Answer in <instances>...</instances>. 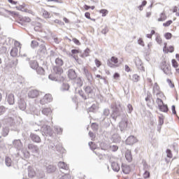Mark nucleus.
<instances>
[{"instance_id":"48","label":"nucleus","mask_w":179,"mask_h":179,"mask_svg":"<svg viewBox=\"0 0 179 179\" xmlns=\"http://www.w3.org/2000/svg\"><path fill=\"white\" fill-rule=\"evenodd\" d=\"M110 149L112 152H117L118 150V147L117 145H110Z\"/></svg>"},{"instance_id":"64","label":"nucleus","mask_w":179,"mask_h":179,"mask_svg":"<svg viewBox=\"0 0 179 179\" xmlns=\"http://www.w3.org/2000/svg\"><path fill=\"white\" fill-rule=\"evenodd\" d=\"M171 33H166L165 34V38H166V40H170V38H171Z\"/></svg>"},{"instance_id":"56","label":"nucleus","mask_w":179,"mask_h":179,"mask_svg":"<svg viewBox=\"0 0 179 179\" xmlns=\"http://www.w3.org/2000/svg\"><path fill=\"white\" fill-rule=\"evenodd\" d=\"M48 78H49L50 80H55V81L58 80V79L57 78V77H55V76L54 75H52V74L49 75Z\"/></svg>"},{"instance_id":"15","label":"nucleus","mask_w":179,"mask_h":179,"mask_svg":"<svg viewBox=\"0 0 179 179\" xmlns=\"http://www.w3.org/2000/svg\"><path fill=\"white\" fill-rule=\"evenodd\" d=\"M31 139L33 142H36V143H40V142H41V138L36 134H31Z\"/></svg>"},{"instance_id":"4","label":"nucleus","mask_w":179,"mask_h":179,"mask_svg":"<svg viewBox=\"0 0 179 179\" xmlns=\"http://www.w3.org/2000/svg\"><path fill=\"white\" fill-rule=\"evenodd\" d=\"M41 132L42 135L51 136L52 135V129H51V127L45 124L41 127Z\"/></svg>"},{"instance_id":"51","label":"nucleus","mask_w":179,"mask_h":179,"mask_svg":"<svg viewBox=\"0 0 179 179\" xmlns=\"http://www.w3.org/2000/svg\"><path fill=\"white\" fill-rule=\"evenodd\" d=\"M59 179H71V175L69 174H64L59 178Z\"/></svg>"},{"instance_id":"52","label":"nucleus","mask_w":179,"mask_h":179,"mask_svg":"<svg viewBox=\"0 0 179 179\" xmlns=\"http://www.w3.org/2000/svg\"><path fill=\"white\" fill-rule=\"evenodd\" d=\"M110 62H113L114 64H118V58L115 57H112L110 60Z\"/></svg>"},{"instance_id":"2","label":"nucleus","mask_w":179,"mask_h":179,"mask_svg":"<svg viewBox=\"0 0 179 179\" xmlns=\"http://www.w3.org/2000/svg\"><path fill=\"white\" fill-rule=\"evenodd\" d=\"M56 66L53 67V72L56 73V75L61 76L64 72V70L61 68L62 65H64V60L62 58L57 57L55 60Z\"/></svg>"},{"instance_id":"38","label":"nucleus","mask_w":179,"mask_h":179,"mask_svg":"<svg viewBox=\"0 0 179 179\" xmlns=\"http://www.w3.org/2000/svg\"><path fill=\"white\" fill-rule=\"evenodd\" d=\"M90 52V50L89 48H87L84 52L82 54L81 57L83 58H86V57H89V53Z\"/></svg>"},{"instance_id":"1","label":"nucleus","mask_w":179,"mask_h":179,"mask_svg":"<svg viewBox=\"0 0 179 179\" xmlns=\"http://www.w3.org/2000/svg\"><path fill=\"white\" fill-rule=\"evenodd\" d=\"M110 108L112 110V114L110 117L115 121H117L118 117L122 116V120L119 123V127L121 132H124L127 128H128V117L127 115H122V108L121 107V103L118 101H115L110 105Z\"/></svg>"},{"instance_id":"49","label":"nucleus","mask_w":179,"mask_h":179,"mask_svg":"<svg viewBox=\"0 0 179 179\" xmlns=\"http://www.w3.org/2000/svg\"><path fill=\"white\" fill-rule=\"evenodd\" d=\"M132 80H133V82H138L139 81V76H138L137 74L133 75Z\"/></svg>"},{"instance_id":"5","label":"nucleus","mask_w":179,"mask_h":179,"mask_svg":"<svg viewBox=\"0 0 179 179\" xmlns=\"http://www.w3.org/2000/svg\"><path fill=\"white\" fill-rule=\"evenodd\" d=\"M52 101V96L50 94H46L41 100L40 103L42 106H45V104H48V103H51Z\"/></svg>"},{"instance_id":"47","label":"nucleus","mask_w":179,"mask_h":179,"mask_svg":"<svg viewBox=\"0 0 179 179\" xmlns=\"http://www.w3.org/2000/svg\"><path fill=\"white\" fill-rule=\"evenodd\" d=\"M22 22H25V23H30L31 20L29 17H23L22 18Z\"/></svg>"},{"instance_id":"55","label":"nucleus","mask_w":179,"mask_h":179,"mask_svg":"<svg viewBox=\"0 0 179 179\" xmlns=\"http://www.w3.org/2000/svg\"><path fill=\"white\" fill-rule=\"evenodd\" d=\"M36 173H34V171H29L28 172V176L30 178H33V177H34Z\"/></svg>"},{"instance_id":"33","label":"nucleus","mask_w":179,"mask_h":179,"mask_svg":"<svg viewBox=\"0 0 179 179\" xmlns=\"http://www.w3.org/2000/svg\"><path fill=\"white\" fill-rule=\"evenodd\" d=\"M97 105L92 104V106L90 108H88V111L90 113H95V111H97Z\"/></svg>"},{"instance_id":"25","label":"nucleus","mask_w":179,"mask_h":179,"mask_svg":"<svg viewBox=\"0 0 179 179\" xmlns=\"http://www.w3.org/2000/svg\"><path fill=\"white\" fill-rule=\"evenodd\" d=\"M29 65L31 66V68L32 69H36V68L38 67V63L37 62V61L36 60H31L30 62H29Z\"/></svg>"},{"instance_id":"37","label":"nucleus","mask_w":179,"mask_h":179,"mask_svg":"<svg viewBox=\"0 0 179 179\" xmlns=\"http://www.w3.org/2000/svg\"><path fill=\"white\" fill-rule=\"evenodd\" d=\"M34 30H35V31H41V23H40V22L36 23Z\"/></svg>"},{"instance_id":"19","label":"nucleus","mask_w":179,"mask_h":179,"mask_svg":"<svg viewBox=\"0 0 179 179\" xmlns=\"http://www.w3.org/2000/svg\"><path fill=\"white\" fill-rule=\"evenodd\" d=\"M112 141L115 143H120L121 142V136L119 134H113L112 136Z\"/></svg>"},{"instance_id":"54","label":"nucleus","mask_w":179,"mask_h":179,"mask_svg":"<svg viewBox=\"0 0 179 179\" xmlns=\"http://www.w3.org/2000/svg\"><path fill=\"white\" fill-rule=\"evenodd\" d=\"M94 62L97 68H100V66H101V62H100L99 59H95Z\"/></svg>"},{"instance_id":"62","label":"nucleus","mask_w":179,"mask_h":179,"mask_svg":"<svg viewBox=\"0 0 179 179\" xmlns=\"http://www.w3.org/2000/svg\"><path fill=\"white\" fill-rule=\"evenodd\" d=\"M102 34H107L108 33V28L107 27H105L104 29L101 31Z\"/></svg>"},{"instance_id":"35","label":"nucleus","mask_w":179,"mask_h":179,"mask_svg":"<svg viewBox=\"0 0 179 179\" xmlns=\"http://www.w3.org/2000/svg\"><path fill=\"white\" fill-rule=\"evenodd\" d=\"M43 17H44V19H50V17H51V14L47 10H43Z\"/></svg>"},{"instance_id":"36","label":"nucleus","mask_w":179,"mask_h":179,"mask_svg":"<svg viewBox=\"0 0 179 179\" xmlns=\"http://www.w3.org/2000/svg\"><path fill=\"white\" fill-rule=\"evenodd\" d=\"M78 94L83 100H87V96H86V94H85V92L82 90H78Z\"/></svg>"},{"instance_id":"13","label":"nucleus","mask_w":179,"mask_h":179,"mask_svg":"<svg viewBox=\"0 0 179 179\" xmlns=\"http://www.w3.org/2000/svg\"><path fill=\"white\" fill-rule=\"evenodd\" d=\"M74 86H76V87H82L83 86V80H82V78L78 77L75 78Z\"/></svg>"},{"instance_id":"12","label":"nucleus","mask_w":179,"mask_h":179,"mask_svg":"<svg viewBox=\"0 0 179 179\" xmlns=\"http://www.w3.org/2000/svg\"><path fill=\"white\" fill-rule=\"evenodd\" d=\"M136 142H138V139L134 136H130L126 140V145H134Z\"/></svg>"},{"instance_id":"39","label":"nucleus","mask_w":179,"mask_h":179,"mask_svg":"<svg viewBox=\"0 0 179 179\" xmlns=\"http://www.w3.org/2000/svg\"><path fill=\"white\" fill-rule=\"evenodd\" d=\"M106 122H105L103 125L106 128H108V126L110 125L111 120H110V119H108V118L103 117V121H106Z\"/></svg>"},{"instance_id":"58","label":"nucleus","mask_w":179,"mask_h":179,"mask_svg":"<svg viewBox=\"0 0 179 179\" xmlns=\"http://www.w3.org/2000/svg\"><path fill=\"white\" fill-rule=\"evenodd\" d=\"M171 23H173V21L172 20H169L166 22L164 23L163 26L164 27H169V26H170V24H171Z\"/></svg>"},{"instance_id":"27","label":"nucleus","mask_w":179,"mask_h":179,"mask_svg":"<svg viewBox=\"0 0 179 179\" xmlns=\"http://www.w3.org/2000/svg\"><path fill=\"white\" fill-rule=\"evenodd\" d=\"M143 171H148L150 169V166L148 165L146 161L143 160Z\"/></svg>"},{"instance_id":"40","label":"nucleus","mask_w":179,"mask_h":179,"mask_svg":"<svg viewBox=\"0 0 179 179\" xmlns=\"http://www.w3.org/2000/svg\"><path fill=\"white\" fill-rule=\"evenodd\" d=\"M8 134H9V128L3 127V136H8Z\"/></svg>"},{"instance_id":"60","label":"nucleus","mask_w":179,"mask_h":179,"mask_svg":"<svg viewBox=\"0 0 179 179\" xmlns=\"http://www.w3.org/2000/svg\"><path fill=\"white\" fill-rule=\"evenodd\" d=\"M172 66L173 68H177L178 66V63L176 59H172Z\"/></svg>"},{"instance_id":"41","label":"nucleus","mask_w":179,"mask_h":179,"mask_svg":"<svg viewBox=\"0 0 179 179\" xmlns=\"http://www.w3.org/2000/svg\"><path fill=\"white\" fill-rule=\"evenodd\" d=\"M55 132H57V134H58L59 135H61V134H62V128L58 127V126H55Z\"/></svg>"},{"instance_id":"8","label":"nucleus","mask_w":179,"mask_h":179,"mask_svg":"<svg viewBox=\"0 0 179 179\" xmlns=\"http://www.w3.org/2000/svg\"><path fill=\"white\" fill-rule=\"evenodd\" d=\"M84 90L86 94H87L88 97H92L93 94H94V88H93V87H91V86L84 87Z\"/></svg>"},{"instance_id":"59","label":"nucleus","mask_w":179,"mask_h":179,"mask_svg":"<svg viewBox=\"0 0 179 179\" xmlns=\"http://www.w3.org/2000/svg\"><path fill=\"white\" fill-rule=\"evenodd\" d=\"M25 6H26V4H22V6H16V9L17 10H22L23 12V9H24Z\"/></svg>"},{"instance_id":"22","label":"nucleus","mask_w":179,"mask_h":179,"mask_svg":"<svg viewBox=\"0 0 179 179\" xmlns=\"http://www.w3.org/2000/svg\"><path fill=\"white\" fill-rule=\"evenodd\" d=\"M111 167L113 171H115L116 173H118L120 171V165L117 162H112L111 163Z\"/></svg>"},{"instance_id":"32","label":"nucleus","mask_w":179,"mask_h":179,"mask_svg":"<svg viewBox=\"0 0 179 179\" xmlns=\"http://www.w3.org/2000/svg\"><path fill=\"white\" fill-rule=\"evenodd\" d=\"M160 111H162V113H167V111H169V107L167 106V105H162L161 106L159 107Z\"/></svg>"},{"instance_id":"63","label":"nucleus","mask_w":179,"mask_h":179,"mask_svg":"<svg viewBox=\"0 0 179 179\" xmlns=\"http://www.w3.org/2000/svg\"><path fill=\"white\" fill-rule=\"evenodd\" d=\"M40 51L41 52H45V45H41L40 46Z\"/></svg>"},{"instance_id":"14","label":"nucleus","mask_w":179,"mask_h":179,"mask_svg":"<svg viewBox=\"0 0 179 179\" xmlns=\"http://www.w3.org/2000/svg\"><path fill=\"white\" fill-rule=\"evenodd\" d=\"M68 77L69 79L75 80L78 78V75H76V72L73 69H69L68 71Z\"/></svg>"},{"instance_id":"61","label":"nucleus","mask_w":179,"mask_h":179,"mask_svg":"<svg viewBox=\"0 0 179 179\" xmlns=\"http://www.w3.org/2000/svg\"><path fill=\"white\" fill-rule=\"evenodd\" d=\"M166 155L167 157H169V159H171V157H173V154L171 153V150H166Z\"/></svg>"},{"instance_id":"6","label":"nucleus","mask_w":179,"mask_h":179,"mask_svg":"<svg viewBox=\"0 0 179 179\" xmlns=\"http://www.w3.org/2000/svg\"><path fill=\"white\" fill-rule=\"evenodd\" d=\"M152 93L155 95H157V97H162L163 96V92L160 90V87L159 85H157V83L154 84L153 88H152Z\"/></svg>"},{"instance_id":"20","label":"nucleus","mask_w":179,"mask_h":179,"mask_svg":"<svg viewBox=\"0 0 179 179\" xmlns=\"http://www.w3.org/2000/svg\"><path fill=\"white\" fill-rule=\"evenodd\" d=\"M57 167H55L54 165H48L46 166V171L48 173H55Z\"/></svg>"},{"instance_id":"26","label":"nucleus","mask_w":179,"mask_h":179,"mask_svg":"<svg viewBox=\"0 0 179 179\" xmlns=\"http://www.w3.org/2000/svg\"><path fill=\"white\" fill-rule=\"evenodd\" d=\"M163 71L166 75H170V73H171V69H170V66L167 65L164 66Z\"/></svg>"},{"instance_id":"45","label":"nucleus","mask_w":179,"mask_h":179,"mask_svg":"<svg viewBox=\"0 0 179 179\" xmlns=\"http://www.w3.org/2000/svg\"><path fill=\"white\" fill-rule=\"evenodd\" d=\"M31 47L32 48H36V47H38V42L36 41H32L31 43Z\"/></svg>"},{"instance_id":"34","label":"nucleus","mask_w":179,"mask_h":179,"mask_svg":"<svg viewBox=\"0 0 179 179\" xmlns=\"http://www.w3.org/2000/svg\"><path fill=\"white\" fill-rule=\"evenodd\" d=\"M62 92H66V90H69V85L66 83H63L61 87Z\"/></svg>"},{"instance_id":"46","label":"nucleus","mask_w":179,"mask_h":179,"mask_svg":"<svg viewBox=\"0 0 179 179\" xmlns=\"http://www.w3.org/2000/svg\"><path fill=\"white\" fill-rule=\"evenodd\" d=\"M132 111H134V107H132V105H131L130 103H129L127 105V112L131 114V113H132Z\"/></svg>"},{"instance_id":"28","label":"nucleus","mask_w":179,"mask_h":179,"mask_svg":"<svg viewBox=\"0 0 179 179\" xmlns=\"http://www.w3.org/2000/svg\"><path fill=\"white\" fill-rule=\"evenodd\" d=\"M108 115H110V109L108 108L103 109L102 112V117H105L104 118H107Z\"/></svg>"},{"instance_id":"17","label":"nucleus","mask_w":179,"mask_h":179,"mask_svg":"<svg viewBox=\"0 0 179 179\" xmlns=\"http://www.w3.org/2000/svg\"><path fill=\"white\" fill-rule=\"evenodd\" d=\"M18 107L22 111L26 110V102L23 99H20L18 102Z\"/></svg>"},{"instance_id":"11","label":"nucleus","mask_w":179,"mask_h":179,"mask_svg":"<svg viewBox=\"0 0 179 179\" xmlns=\"http://www.w3.org/2000/svg\"><path fill=\"white\" fill-rule=\"evenodd\" d=\"M13 145L15 148V149H17V150H22V148H23V144L20 139L14 140L13 142Z\"/></svg>"},{"instance_id":"29","label":"nucleus","mask_w":179,"mask_h":179,"mask_svg":"<svg viewBox=\"0 0 179 179\" xmlns=\"http://www.w3.org/2000/svg\"><path fill=\"white\" fill-rule=\"evenodd\" d=\"M35 69H36L38 75H44L45 71H44V69H43L42 67L38 66Z\"/></svg>"},{"instance_id":"7","label":"nucleus","mask_w":179,"mask_h":179,"mask_svg":"<svg viewBox=\"0 0 179 179\" xmlns=\"http://www.w3.org/2000/svg\"><path fill=\"white\" fill-rule=\"evenodd\" d=\"M28 149L32 153H34V155H38V153H40V149L38 148V146H37L34 144H29Z\"/></svg>"},{"instance_id":"21","label":"nucleus","mask_w":179,"mask_h":179,"mask_svg":"<svg viewBox=\"0 0 179 179\" xmlns=\"http://www.w3.org/2000/svg\"><path fill=\"white\" fill-rule=\"evenodd\" d=\"M125 158L129 162L131 163L132 162V154L131 153V150H127L125 152Z\"/></svg>"},{"instance_id":"18","label":"nucleus","mask_w":179,"mask_h":179,"mask_svg":"<svg viewBox=\"0 0 179 179\" xmlns=\"http://www.w3.org/2000/svg\"><path fill=\"white\" fill-rule=\"evenodd\" d=\"M10 54L12 57H19V49L16 47H14L11 49Z\"/></svg>"},{"instance_id":"23","label":"nucleus","mask_w":179,"mask_h":179,"mask_svg":"<svg viewBox=\"0 0 179 179\" xmlns=\"http://www.w3.org/2000/svg\"><path fill=\"white\" fill-rule=\"evenodd\" d=\"M42 114H43V115L48 116L52 114V110L50 108H44L42 110Z\"/></svg>"},{"instance_id":"44","label":"nucleus","mask_w":179,"mask_h":179,"mask_svg":"<svg viewBox=\"0 0 179 179\" xmlns=\"http://www.w3.org/2000/svg\"><path fill=\"white\" fill-rule=\"evenodd\" d=\"M6 112V108L5 106H0V115H3Z\"/></svg>"},{"instance_id":"50","label":"nucleus","mask_w":179,"mask_h":179,"mask_svg":"<svg viewBox=\"0 0 179 179\" xmlns=\"http://www.w3.org/2000/svg\"><path fill=\"white\" fill-rule=\"evenodd\" d=\"M157 104H158V107H161L162 106H163L164 103H163V100L160 99V98L157 99L156 100Z\"/></svg>"},{"instance_id":"16","label":"nucleus","mask_w":179,"mask_h":179,"mask_svg":"<svg viewBox=\"0 0 179 179\" xmlns=\"http://www.w3.org/2000/svg\"><path fill=\"white\" fill-rule=\"evenodd\" d=\"M7 101L10 105L15 104V96L13 95V94H9L7 96Z\"/></svg>"},{"instance_id":"31","label":"nucleus","mask_w":179,"mask_h":179,"mask_svg":"<svg viewBox=\"0 0 179 179\" xmlns=\"http://www.w3.org/2000/svg\"><path fill=\"white\" fill-rule=\"evenodd\" d=\"M167 19V16L164 13H162L159 15V18H158V22H164Z\"/></svg>"},{"instance_id":"43","label":"nucleus","mask_w":179,"mask_h":179,"mask_svg":"<svg viewBox=\"0 0 179 179\" xmlns=\"http://www.w3.org/2000/svg\"><path fill=\"white\" fill-rule=\"evenodd\" d=\"M143 178H149L150 177V173L149 171H143Z\"/></svg>"},{"instance_id":"10","label":"nucleus","mask_w":179,"mask_h":179,"mask_svg":"<svg viewBox=\"0 0 179 179\" xmlns=\"http://www.w3.org/2000/svg\"><path fill=\"white\" fill-rule=\"evenodd\" d=\"M38 94H40V92H38V90H31L28 92V97H29V99H36V97H37L38 96Z\"/></svg>"},{"instance_id":"42","label":"nucleus","mask_w":179,"mask_h":179,"mask_svg":"<svg viewBox=\"0 0 179 179\" xmlns=\"http://www.w3.org/2000/svg\"><path fill=\"white\" fill-rule=\"evenodd\" d=\"M100 148L101 150H107V149H108V145L104 143H101Z\"/></svg>"},{"instance_id":"3","label":"nucleus","mask_w":179,"mask_h":179,"mask_svg":"<svg viewBox=\"0 0 179 179\" xmlns=\"http://www.w3.org/2000/svg\"><path fill=\"white\" fill-rule=\"evenodd\" d=\"M83 75H85L90 85H93V76L92 75V73H90L86 67H83Z\"/></svg>"},{"instance_id":"9","label":"nucleus","mask_w":179,"mask_h":179,"mask_svg":"<svg viewBox=\"0 0 179 179\" xmlns=\"http://www.w3.org/2000/svg\"><path fill=\"white\" fill-rule=\"evenodd\" d=\"M58 167L60 169L61 173H64V171H68L69 170V166L65 164L64 162H59L58 163Z\"/></svg>"},{"instance_id":"24","label":"nucleus","mask_w":179,"mask_h":179,"mask_svg":"<svg viewBox=\"0 0 179 179\" xmlns=\"http://www.w3.org/2000/svg\"><path fill=\"white\" fill-rule=\"evenodd\" d=\"M122 170L124 174H129V172L131 171V168H129V166L128 165H122Z\"/></svg>"},{"instance_id":"30","label":"nucleus","mask_w":179,"mask_h":179,"mask_svg":"<svg viewBox=\"0 0 179 179\" xmlns=\"http://www.w3.org/2000/svg\"><path fill=\"white\" fill-rule=\"evenodd\" d=\"M5 163L7 167H10L12 166V159L9 157H7L5 159Z\"/></svg>"},{"instance_id":"53","label":"nucleus","mask_w":179,"mask_h":179,"mask_svg":"<svg viewBox=\"0 0 179 179\" xmlns=\"http://www.w3.org/2000/svg\"><path fill=\"white\" fill-rule=\"evenodd\" d=\"M90 149H92V150L96 149V145H94V143L90 141L89 143H88Z\"/></svg>"},{"instance_id":"57","label":"nucleus","mask_w":179,"mask_h":179,"mask_svg":"<svg viewBox=\"0 0 179 179\" xmlns=\"http://www.w3.org/2000/svg\"><path fill=\"white\" fill-rule=\"evenodd\" d=\"M100 13H102V16H106V15H107V13H108V10H106V9H102L100 10L99 11Z\"/></svg>"}]
</instances>
